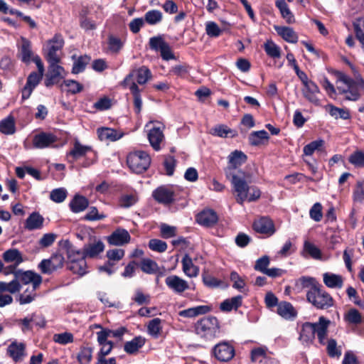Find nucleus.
Here are the masks:
<instances>
[{
    "mask_svg": "<svg viewBox=\"0 0 364 364\" xmlns=\"http://www.w3.org/2000/svg\"><path fill=\"white\" fill-rule=\"evenodd\" d=\"M144 19L150 25H154L162 20V13L159 10H151L145 14Z\"/></svg>",
    "mask_w": 364,
    "mask_h": 364,
    "instance_id": "55",
    "label": "nucleus"
},
{
    "mask_svg": "<svg viewBox=\"0 0 364 364\" xmlns=\"http://www.w3.org/2000/svg\"><path fill=\"white\" fill-rule=\"evenodd\" d=\"M242 296L241 295H237L236 296L232 297L231 299H228L223 301L220 306V309L223 311H230L232 309H237L240 306H242Z\"/></svg>",
    "mask_w": 364,
    "mask_h": 364,
    "instance_id": "38",
    "label": "nucleus"
},
{
    "mask_svg": "<svg viewBox=\"0 0 364 364\" xmlns=\"http://www.w3.org/2000/svg\"><path fill=\"white\" fill-rule=\"evenodd\" d=\"M25 348L26 346L23 343L14 341L8 346L6 353L14 361L18 362L25 355Z\"/></svg>",
    "mask_w": 364,
    "mask_h": 364,
    "instance_id": "23",
    "label": "nucleus"
},
{
    "mask_svg": "<svg viewBox=\"0 0 364 364\" xmlns=\"http://www.w3.org/2000/svg\"><path fill=\"white\" fill-rule=\"evenodd\" d=\"M85 257L94 258L102 252L105 245L101 240L85 245L83 247Z\"/></svg>",
    "mask_w": 364,
    "mask_h": 364,
    "instance_id": "31",
    "label": "nucleus"
},
{
    "mask_svg": "<svg viewBox=\"0 0 364 364\" xmlns=\"http://www.w3.org/2000/svg\"><path fill=\"white\" fill-rule=\"evenodd\" d=\"M353 199L356 202H362L364 200V180L357 182L353 191Z\"/></svg>",
    "mask_w": 364,
    "mask_h": 364,
    "instance_id": "63",
    "label": "nucleus"
},
{
    "mask_svg": "<svg viewBox=\"0 0 364 364\" xmlns=\"http://www.w3.org/2000/svg\"><path fill=\"white\" fill-rule=\"evenodd\" d=\"M63 248L65 250L70 263L86 258L84 250L82 251L76 250L69 240L64 241Z\"/></svg>",
    "mask_w": 364,
    "mask_h": 364,
    "instance_id": "24",
    "label": "nucleus"
},
{
    "mask_svg": "<svg viewBox=\"0 0 364 364\" xmlns=\"http://www.w3.org/2000/svg\"><path fill=\"white\" fill-rule=\"evenodd\" d=\"M195 333L200 338L210 341L220 333V323L213 316H206L198 320L195 324Z\"/></svg>",
    "mask_w": 364,
    "mask_h": 364,
    "instance_id": "4",
    "label": "nucleus"
},
{
    "mask_svg": "<svg viewBox=\"0 0 364 364\" xmlns=\"http://www.w3.org/2000/svg\"><path fill=\"white\" fill-rule=\"evenodd\" d=\"M338 80L342 82L346 86V88L338 87V90L343 94H346V99L351 101H357L360 97V92H364V79L358 74L355 79L341 73Z\"/></svg>",
    "mask_w": 364,
    "mask_h": 364,
    "instance_id": "3",
    "label": "nucleus"
},
{
    "mask_svg": "<svg viewBox=\"0 0 364 364\" xmlns=\"http://www.w3.org/2000/svg\"><path fill=\"white\" fill-rule=\"evenodd\" d=\"M21 286L17 279H14L10 282H0V292H9L15 294L21 290Z\"/></svg>",
    "mask_w": 364,
    "mask_h": 364,
    "instance_id": "50",
    "label": "nucleus"
},
{
    "mask_svg": "<svg viewBox=\"0 0 364 364\" xmlns=\"http://www.w3.org/2000/svg\"><path fill=\"white\" fill-rule=\"evenodd\" d=\"M326 110H328L331 116L336 119L338 118L348 119L350 117V113L347 109L337 107L333 105H328Z\"/></svg>",
    "mask_w": 364,
    "mask_h": 364,
    "instance_id": "47",
    "label": "nucleus"
},
{
    "mask_svg": "<svg viewBox=\"0 0 364 364\" xmlns=\"http://www.w3.org/2000/svg\"><path fill=\"white\" fill-rule=\"evenodd\" d=\"M320 284L314 277L309 276H302L295 282V287L299 291L304 289H309L308 291H313Z\"/></svg>",
    "mask_w": 364,
    "mask_h": 364,
    "instance_id": "27",
    "label": "nucleus"
},
{
    "mask_svg": "<svg viewBox=\"0 0 364 364\" xmlns=\"http://www.w3.org/2000/svg\"><path fill=\"white\" fill-rule=\"evenodd\" d=\"M129 88L134 97V105L136 109V112L139 113L142 107V100L140 94L141 90L135 82H132Z\"/></svg>",
    "mask_w": 364,
    "mask_h": 364,
    "instance_id": "44",
    "label": "nucleus"
},
{
    "mask_svg": "<svg viewBox=\"0 0 364 364\" xmlns=\"http://www.w3.org/2000/svg\"><path fill=\"white\" fill-rule=\"evenodd\" d=\"M244 183L245 187L242 195L240 196V192L234 191L236 193V201L242 205L245 201L254 202L257 200L261 196V191L257 186H249L246 181L245 177L244 178Z\"/></svg>",
    "mask_w": 364,
    "mask_h": 364,
    "instance_id": "13",
    "label": "nucleus"
},
{
    "mask_svg": "<svg viewBox=\"0 0 364 364\" xmlns=\"http://www.w3.org/2000/svg\"><path fill=\"white\" fill-rule=\"evenodd\" d=\"M356 38L364 48V20L353 24Z\"/></svg>",
    "mask_w": 364,
    "mask_h": 364,
    "instance_id": "64",
    "label": "nucleus"
},
{
    "mask_svg": "<svg viewBox=\"0 0 364 364\" xmlns=\"http://www.w3.org/2000/svg\"><path fill=\"white\" fill-rule=\"evenodd\" d=\"M276 6L279 9L282 18L286 20L287 23H292L295 21L294 16L284 0H277Z\"/></svg>",
    "mask_w": 364,
    "mask_h": 364,
    "instance_id": "40",
    "label": "nucleus"
},
{
    "mask_svg": "<svg viewBox=\"0 0 364 364\" xmlns=\"http://www.w3.org/2000/svg\"><path fill=\"white\" fill-rule=\"evenodd\" d=\"M264 49L268 56L272 58H279L281 57V49L272 41H267L264 44Z\"/></svg>",
    "mask_w": 364,
    "mask_h": 364,
    "instance_id": "51",
    "label": "nucleus"
},
{
    "mask_svg": "<svg viewBox=\"0 0 364 364\" xmlns=\"http://www.w3.org/2000/svg\"><path fill=\"white\" fill-rule=\"evenodd\" d=\"M139 267L143 272L148 274H156L159 269L158 264L149 258L142 259Z\"/></svg>",
    "mask_w": 364,
    "mask_h": 364,
    "instance_id": "42",
    "label": "nucleus"
},
{
    "mask_svg": "<svg viewBox=\"0 0 364 364\" xmlns=\"http://www.w3.org/2000/svg\"><path fill=\"white\" fill-rule=\"evenodd\" d=\"M166 43L161 36L151 37L149 41L150 49L156 52H160Z\"/></svg>",
    "mask_w": 364,
    "mask_h": 364,
    "instance_id": "58",
    "label": "nucleus"
},
{
    "mask_svg": "<svg viewBox=\"0 0 364 364\" xmlns=\"http://www.w3.org/2000/svg\"><path fill=\"white\" fill-rule=\"evenodd\" d=\"M16 279L20 283L24 284L31 283L33 285L32 291H36V289L42 283V277L32 271H23L18 269L16 273Z\"/></svg>",
    "mask_w": 364,
    "mask_h": 364,
    "instance_id": "12",
    "label": "nucleus"
},
{
    "mask_svg": "<svg viewBox=\"0 0 364 364\" xmlns=\"http://www.w3.org/2000/svg\"><path fill=\"white\" fill-rule=\"evenodd\" d=\"M162 330L161 319L155 318L151 320L147 325V332L154 338H158Z\"/></svg>",
    "mask_w": 364,
    "mask_h": 364,
    "instance_id": "45",
    "label": "nucleus"
},
{
    "mask_svg": "<svg viewBox=\"0 0 364 364\" xmlns=\"http://www.w3.org/2000/svg\"><path fill=\"white\" fill-rule=\"evenodd\" d=\"M331 323L330 320L321 316L318 322H306L302 324L299 338L303 342H311L317 336L318 342L325 345L328 335V329Z\"/></svg>",
    "mask_w": 364,
    "mask_h": 364,
    "instance_id": "2",
    "label": "nucleus"
},
{
    "mask_svg": "<svg viewBox=\"0 0 364 364\" xmlns=\"http://www.w3.org/2000/svg\"><path fill=\"white\" fill-rule=\"evenodd\" d=\"M2 257L5 262H13L16 265H19L23 261L22 254L18 250L15 248L5 251L3 253Z\"/></svg>",
    "mask_w": 364,
    "mask_h": 364,
    "instance_id": "36",
    "label": "nucleus"
},
{
    "mask_svg": "<svg viewBox=\"0 0 364 364\" xmlns=\"http://www.w3.org/2000/svg\"><path fill=\"white\" fill-rule=\"evenodd\" d=\"M210 311L211 307L210 306L201 305L181 311L179 315L183 317L193 318L198 315L205 314Z\"/></svg>",
    "mask_w": 364,
    "mask_h": 364,
    "instance_id": "32",
    "label": "nucleus"
},
{
    "mask_svg": "<svg viewBox=\"0 0 364 364\" xmlns=\"http://www.w3.org/2000/svg\"><path fill=\"white\" fill-rule=\"evenodd\" d=\"M34 62L38 68V72L31 73L26 80V83L21 90L22 99L27 100L30 97L33 90L41 81L44 73V65L38 55L33 57Z\"/></svg>",
    "mask_w": 364,
    "mask_h": 364,
    "instance_id": "5",
    "label": "nucleus"
},
{
    "mask_svg": "<svg viewBox=\"0 0 364 364\" xmlns=\"http://www.w3.org/2000/svg\"><path fill=\"white\" fill-rule=\"evenodd\" d=\"M49 63L48 70L46 74V79L45 85L46 87H50L54 84L59 82L60 79L63 77L64 68L59 65L58 63L60 60L52 61L47 60Z\"/></svg>",
    "mask_w": 364,
    "mask_h": 364,
    "instance_id": "11",
    "label": "nucleus"
},
{
    "mask_svg": "<svg viewBox=\"0 0 364 364\" xmlns=\"http://www.w3.org/2000/svg\"><path fill=\"white\" fill-rule=\"evenodd\" d=\"M57 137L47 132H41L34 135L33 138V146L36 149H45L51 146L56 142Z\"/></svg>",
    "mask_w": 364,
    "mask_h": 364,
    "instance_id": "18",
    "label": "nucleus"
},
{
    "mask_svg": "<svg viewBox=\"0 0 364 364\" xmlns=\"http://www.w3.org/2000/svg\"><path fill=\"white\" fill-rule=\"evenodd\" d=\"M97 134L101 141H114L119 139L122 136V134H119L117 130L107 127L98 129Z\"/></svg>",
    "mask_w": 364,
    "mask_h": 364,
    "instance_id": "35",
    "label": "nucleus"
},
{
    "mask_svg": "<svg viewBox=\"0 0 364 364\" xmlns=\"http://www.w3.org/2000/svg\"><path fill=\"white\" fill-rule=\"evenodd\" d=\"M348 161L355 167H364V153L361 151H356L350 154Z\"/></svg>",
    "mask_w": 364,
    "mask_h": 364,
    "instance_id": "62",
    "label": "nucleus"
},
{
    "mask_svg": "<svg viewBox=\"0 0 364 364\" xmlns=\"http://www.w3.org/2000/svg\"><path fill=\"white\" fill-rule=\"evenodd\" d=\"M92 357V348L90 347L82 348L77 355V360L80 364H89Z\"/></svg>",
    "mask_w": 364,
    "mask_h": 364,
    "instance_id": "59",
    "label": "nucleus"
},
{
    "mask_svg": "<svg viewBox=\"0 0 364 364\" xmlns=\"http://www.w3.org/2000/svg\"><path fill=\"white\" fill-rule=\"evenodd\" d=\"M44 223L43 217L38 212H33L26 218L24 227L28 230H40Z\"/></svg>",
    "mask_w": 364,
    "mask_h": 364,
    "instance_id": "25",
    "label": "nucleus"
},
{
    "mask_svg": "<svg viewBox=\"0 0 364 364\" xmlns=\"http://www.w3.org/2000/svg\"><path fill=\"white\" fill-rule=\"evenodd\" d=\"M306 300L318 309H326L333 305L332 296L323 289L321 284L313 291H307Z\"/></svg>",
    "mask_w": 364,
    "mask_h": 364,
    "instance_id": "6",
    "label": "nucleus"
},
{
    "mask_svg": "<svg viewBox=\"0 0 364 364\" xmlns=\"http://www.w3.org/2000/svg\"><path fill=\"white\" fill-rule=\"evenodd\" d=\"M91 58L87 55L77 58L73 63L72 73L78 74L85 70L86 65L90 62Z\"/></svg>",
    "mask_w": 364,
    "mask_h": 364,
    "instance_id": "48",
    "label": "nucleus"
},
{
    "mask_svg": "<svg viewBox=\"0 0 364 364\" xmlns=\"http://www.w3.org/2000/svg\"><path fill=\"white\" fill-rule=\"evenodd\" d=\"M127 163L129 168L136 173H142L148 169L151 164V158L144 151L131 152L127 157Z\"/></svg>",
    "mask_w": 364,
    "mask_h": 364,
    "instance_id": "7",
    "label": "nucleus"
},
{
    "mask_svg": "<svg viewBox=\"0 0 364 364\" xmlns=\"http://www.w3.org/2000/svg\"><path fill=\"white\" fill-rule=\"evenodd\" d=\"M215 358L222 362L230 360L235 355V349L227 342L217 344L213 348Z\"/></svg>",
    "mask_w": 364,
    "mask_h": 364,
    "instance_id": "14",
    "label": "nucleus"
},
{
    "mask_svg": "<svg viewBox=\"0 0 364 364\" xmlns=\"http://www.w3.org/2000/svg\"><path fill=\"white\" fill-rule=\"evenodd\" d=\"M145 338L142 336H136L132 341L124 343V350L128 354H134L145 344Z\"/></svg>",
    "mask_w": 364,
    "mask_h": 364,
    "instance_id": "34",
    "label": "nucleus"
},
{
    "mask_svg": "<svg viewBox=\"0 0 364 364\" xmlns=\"http://www.w3.org/2000/svg\"><path fill=\"white\" fill-rule=\"evenodd\" d=\"M176 191L173 186H161L153 191L152 196L158 203L169 205L176 200Z\"/></svg>",
    "mask_w": 364,
    "mask_h": 364,
    "instance_id": "8",
    "label": "nucleus"
},
{
    "mask_svg": "<svg viewBox=\"0 0 364 364\" xmlns=\"http://www.w3.org/2000/svg\"><path fill=\"white\" fill-rule=\"evenodd\" d=\"M304 252L308 253L313 259H321V252L320 249L309 241H306L304 244Z\"/></svg>",
    "mask_w": 364,
    "mask_h": 364,
    "instance_id": "54",
    "label": "nucleus"
},
{
    "mask_svg": "<svg viewBox=\"0 0 364 364\" xmlns=\"http://www.w3.org/2000/svg\"><path fill=\"white\" fill-rule=\"evenodd\" d=\"M164 135L163 129L161 127H153L148 132V139L151 146L156 151H159L161 148L160 144L163 141Z\"/></svg>",
    "mask_w": 364,
    "mask_h": 364,
    "instance_id": "21",
    "label": "nucleus"
},
{
    "mask_svg": "<svg viewBox=\"0 0 364 364\" xmlns=\"http://www.w3.org/2000/svg\"><path fill=\"white\" fill-rule=\"evenodd\" d=\"M109 51L112 54H118L124 46V42L118 37L109 35L107 38Z\"/></svg>",
    "mask_w": 364,
    "mask_h": 364,
    "instance_id": "46",
    "label": "nucleus"
},
{
    "mask_svg": "<svg viewBox=\"0 0 364 364\" xmlns=\"http://www.w3.org/2000/svg\"><path fill=\"white\" fill-rule=\"evenodd\" d=\"M269 139V134L265 130L252 132L248 137L249 143L252 146H259L263 144L264 140L267 141Z\"/></svg>",
    "mask_w": 364,
    "mask_h": 364,
    "instance_id": "39",
    "label": "nucleus"
},
{
    "mask_svg": "<svg viewBox=\"0 0 364 364\" xmlns=\"http://www.w3.org/2000/svg\"><path fill=\"white\" fill-rule=\"evenodd\" d=\"M138 201V197L136 193L124 194L119 200V206L124 208H128L134 205Z\"/></svg>",
    "mask_w": 364,
    "mask_h": 364,
    "instance_id": "53",
    "label": "nucleus"
},
{
    "mask_svg": "<svg viewBox=\"0 0 364 364\" xmlns=\"http://www.w3.org/2000/svg\"><path fill=\"white\" fill-rule=\"evenodd\" d=\"M53 340L54 342L61 344L67 345L71 343L74 341L73 335L69 332H64L62 333H55L53 335Z\"/></svg>",
    "mask_w": 364,
    "mask_h": 364,
    "instance_id": "57",
    "label": "nucleus"
},
{
    "mask_svg": "<svg viewBox=\"0 0 364 364\" xmlns=\"http://www.w3.org/2000/svg\"><path fill=\"white\" fill-rule=\"evenodd\" d=\"M320 92V90L318 85L311 81L309 84L304 85V88L302 90L304 97L310 102L315 105H319V100L317 97V94Z\"/></svg>",
    "mask_w": 364,
    "mask_h": 364,
    "instance_id": "22",
    "label": "nucleus"
},
{
    "mask_svg": "<svg viewBox=\"0 0 364 364\" xmlns=\"http://www.w3.org/2000/svg\"><path fill=\"white\" fill-rule=\"evenodd\" d=\"M252 227L255 232L267 236L272 235L276 231L273 221L268 217H262L256 220Z\"/></svg>",
    "mask_w": 364,
    "mask_h": 364,
    "instance_id": "15",
    "label": "nucleus"
},
{
    "mask_svg": "<svg viewBox=\"0 0 364 364\" xmlns=\"http://www.w3.org/2000/svg\"><path fill=\"white\" fill-rule=\"evenodd\" d=\"M325 141L322 139L313 141L305 145L303 149L304 156H311L314 151H320L323 149Z\"/></svg>",
    "mask_w": 364,
    "mask_h": 364,
    "instance_id": "43",
    "label": "nucleus"
},
{
    "mask_svg": "<svg viewBox=\"0 0 364 364\" xmlns=\"http://www.w3.org/2000/svg\"><path fill=\"white\" fill-rule=\"evenodd\" d=\"M20 56L21 60L26 64L33 61V57L36 56L33 55L32 52L30 41L24 38H22V44L20 48Z\"/></svg>",
    "mask_w": 364,
    "mask_h": 364,
    "instance_id": "37",
    "label": "nucleus"
},
{
    "mask_svg": "<svg viewBox=\"0 0 364 364\" xmlns=\"http://www.w3.org/2000/svg\"><path fill=\"white\" fill-rule=\"evenodd\" d=\"M210 134L223 138L228 136L235 137L237 135L235 130L230 129L228 126L224 124H220L212 128Z\"/></svg>",
    "mask_w": 364,
    "mask_h": 364,
    "instance_id": "41",
    "label": "nucleus"
},
{
    "mask_svg": "<svg viewBox=\"0 0 364 364\" xmlns=\"http://www.w3.org/2000/svg\"><path fill=\"white\" fill-rule=\"evenodd\" d=\"M247 156L241 151L235 150L228 156V166L225 168L226 178L230 181L234 191L240 192L242 195L245 184L244 178L245 172L237 168L247 161Z\"/></svg>",
    "mask_w": 364,
    "mask_h": 364,
    "instance_id": "1",
    "label": "nucleus"
},
{
    "mask_svg": "<svg viewBox=\"0 0 364 364\" xmlns=\"http://www.w3.org/2000/svg\"><path fill=\"white\" fill-rule=\"evenodd\" d=\"M324 284L332 289H341L343 285L342 276L330 272H326L323 274Z\"/></svg>",
    "mask_w": 364,
    "mask_h": 364,
    "instance_id": "28",
    "label": "nucleus"
},
{
    "mask_svg": "<svg viewBox=\"0 0 364 364\" xmlns=\"http://www.w3.org/2000/svg\"><path fill=\"white\" fill-rule=\"evenodd\" d=\"M344 320L350 324L358 325L362 322V316L356 309H349L343 316Z\"/></svg>",
    "mask_w": 364,
    "mask_h": 364,
    "instance_id": "49",
    "label": "nucleus"
},
{
    "mask_svg": "<svg viewBox=\"0 0 364 364\" xmlns=\"http://www.w3.org/2000/svg\"><path fill=\"white\" fill-rule=\"evenodd\" d=\"M218 217L215 211L212 209H205L196 216V221L205 227H212L217 223Z\"/></svg>",
    "mask_w": 364,
    "mask_h": 364,
    "instance_id": "19",
    "label": "nucleus"
},
{
    "mask_svg": "<svg viewBox=\"0 0 364 364\" xmlns=\"http://www.w3.org/2000/svg\"><path fill=\"white\" fill-rule=\"evenodd\" d=\"M274 29L285 41L291 43H296L298 41V36L292 28L275 26Z\"/></svg>",
    "mask_w": 364,
    "mask_h": 364,
    "instance_id": "29",
    "label": "nucleus"
},
{
    "mask_svg": "<svg viewBox=\"0 0 364 364\" xmlns=\"http://www.w3.org/2000/svg\"><path fill=\"white\" fill-rule=\"evenodd\" d=\"M148 245L150 250L157 252H164L168 247L166 242L159 239L150 240Z\"/></svg>",
    "mask_w": 364,
    "mask_h": 364,
    "instance_id": "61",
    "label": "nucleus"
},
{
    "mask_svg": "<svg viewBox=\"0 0 364 364\" xmlns=\"http://www.w3.org/2000/svg\"><path fill=\"white\" fill-rule=\"evenodd\" d=\"M152 77L151 70L146 66H141L138 69L132 70L122 82L123 87H129L135 77L139 85L146 84Z\"/></svg>",
    "mask_w": 364,
    "mask_h": 364,
    "instance_id": "9",
    "label": "nucleus"
},
{
    "mask_svg": "<svg viewBox=\"0 0 364 364\" xmlns=\"http://www.w3.org/2000/svg\"><path fill=\"white\" fill-rule=\"evenodd\" d=\"M88 153H92L95 155L92 146L82 145L78 140H76L73 144V147L68 152V156L72 157L75 161L86 156Z\"/></svg>",
    "mask_w": 364,
    "mask_h": 364,
    "instance_id": "20",
    "label": "nucleus"
},
{
    "mask_svg": "<svg viewBox=\"0 0 364 364\" xmlns=\"http://www.w3.org/2000/svg\"><path fill=\"white\" fill-rule=\"evenodd\" d=\"M69 205L73 213H77L85 210L88 207L89 201L85 196L75 195Z\"/></svg>",
    "mask_w": 364,
    "mask_h": 364,
    "instance_id": "33",
    "label": "nucleus"
},
{
    "mask_svg": "<svg viewBox=\"0 0 364 364\" xmlns=\"http://www.w3.org/2000/svg\"><path fill=\"white\" fill-rule=\"evenodd\" d=\"M87 262L85 259H79L70 263V269L75 274L82 276L86 274Z\"/></svg>",
    "mask_w": 364,
    "mask_h": 364,
    "instance_id": "56",
    "label": "nucleus"
},
{
    "mask_svg": "<svg viewBox=\"0 0 364 364\" xmlns=\"http://www.w3.org/2000/svg\"><path fill=\"white\" fill-rule=\"evenodd\" d=\"M0 131L5 134L15 132V122L12 117H8L0 122Z\"/></svg>",
    "mask_w": 364,
    "mask_h": 364,
    "instance_id": "52",
    "label": "nucleus"
},
{
    "mask_svg": "<svg viewBox=\"0 0 364 364\" xmlns=\"http://www.w3.org/2000/svg\"><path fill=\"white\" fill-rule=\"evenodd\" d=\"M277 314L285 319H294L297 312L291 303L282 301L278 304Z\"/></svg>",
    "mask_w": 364,
    "mask_h": 364,
    "instance_id": "30",
    "label": "nucleus"
},
{
    "mask_svg": "<svg viewBox=\"0 0 364 364\" xmlns=\"http://www.w3.org/2000/svg\"><path fill=\"white\" fill-rule=\"evenodd\" d=\"M166 286L173 292L181 294L189 289L188 283L177 275L168 276L165 279Z\"/></svg>",
    "mask_w": 364,
    "mask_h": 364,
    "instance_id": "16",
    "label": "nucleus"
},
{
    "mask_svg": "<svg viewBox=\"0 0 364 364\" xmlns=\"http://www.w3.org/2000/svg\"><path fill=\"white\" fill-rule=\"evenodd\" d=\"M66 197L67 191L63 188L53 189L50 193V200L58 203L63 202Z\"/></svg>",
    "mask_w": 364,
    "mask_h": 364,
    "instance_id": "60",
    "label": "nucleus"
},
{
    "mask_svg": "<svg viewBox=\"0 0 364 364\" xmlns=\"http://www.w3.org/2000/svg\"><path fill=\"white\" fill-rule=\"evenodd\" d=\"M181 263L183 272L187 277L193 278L198 275L199 268L193 264L192 258L188 254H185Z\"/></svg>",
    "mask_w": 364,
    "mask_h": 364,
    "instance_id": "26",
    "label": "nucleus"
},
{
    "mask_svg": "<svg viewBox=\"0 0 364 364\" xmlns=\"http://www.w3.org/2000/svg\"><path fill=\"white\" fill-rule=\"evenodd\" d=\"M64 46V40L60 34H55L51 39L47 41V53L46 58L47 60H60L58 51L60 50Z\"/></svg>",
    "mask_w": 364,
    "mask_h": 364,
    "instance_id": "10",
    "label": "nucleus"
},
{
    "mask_svg": "<svg viewBox=\"0 0 364 364\" xmlns=\"http://www.w3.org/2000/svg\"><path fill=\"white\" fill-rule=\"evenodd\" d=\"M131 236L128 231L123 228H117L107 238L111 245L122 246L129 242Z\"/></svg>",
    "mask_w": 364,
    "mask_h": 364,
    "instance_id": "17",
    "label": "nucleus"
}]
</instances>
